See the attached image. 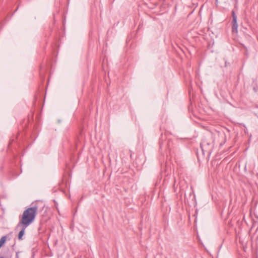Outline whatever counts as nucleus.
Returning <instances> with one entry per match:
<instances>
[{
    "label": "nucleus",
    "instance_id": "obj_5",
    "mask_svg": "<svg viewBox=\"0 0 258 258\" xmlns=\"http://www.w3.org/2000/svg\"><path fill=\"white\" fill-rule=\"evenodd\" d=\"M16 258H19V252H16Z\"/></svg>",
    "mask_w": 258,
    "mask_h": 258
},
{
    "label": "nucleus",
    "instance_id": "obj_2",
    "mask_svg": "<svg viewBox=\"0 0 258 258\" xmlns=\"http://www.w3.org/2000/svg\"><path fill=\"white\" fill-rule=\"evenodd\" d=\"M203 155L207 154L210 156L212 152L213 145L212 140L210 137H205L200 144Z\"/></svg>",
    "mask_w": 258,
    "mask_h": 258
},
{
    "label": "nucleus",
    "instance_id": "obj_6",
    "mask_svg": "<svg viewBox=\"0 0 258 258\" xmlns=\"http://www.w3.org/2000/svg\"><path fill=\"white\" fill-rule=\"evenodd\" d=\"M0 258H5V257L3 256H0Z\"/></svg>",
    "mask_w": 258,
    "mask_h": 258
},
{
    "label": "nucleus",
    "instance_id": "obj_1",
    "mask_svg": "<svg viewBox=\"0 0 258 258\" xmlns=\"http://www.w3.org/2000/svg\"><path fill=\"white\" fill-rule=\"evenodd\" d=\"M38 207L34 206L32 207L28 208L26 209L21 216H20V221L17 225L18 228L21 225L28 226L34 220L37 215Z\"/></svg>",
    "mask_w": 258,
    "mask_h": 258
},
{
    "label": "nucleus",
    "instance_id": "obj_3",
    "mask_svg": "<svg viewBox=\"0 0 258 258\" xmlns=\"http://www.w3.org/2000/svg\"><path fill=\"white\" fill-rule=\"evenodd\" d=\"M232 17V32L233 33L237 34L238 33V23L237 21V16L235 13L234 10L232 11L231 12Z\"/></svg>",
    "mask_w": 258,
    "mask_h": 258
},
{
    "label": "nucleus",
    "instance_id": "obj_4",
    "mask_svg": "<svg viewBox=\"0 0 258 258\" xmlns=\"http://www.w3.org/2000/svg\"><path fill=\"white\" fill-rule=\"evenodd\" d=\"M20 227H22V228L18 234V239L20 240H21L23 239V236L24 235L25 229L28 226H25L24 225H21Z\"/></svg>",
    "mask_w": 258,
    "mask_h": 258
}]
</instances>
